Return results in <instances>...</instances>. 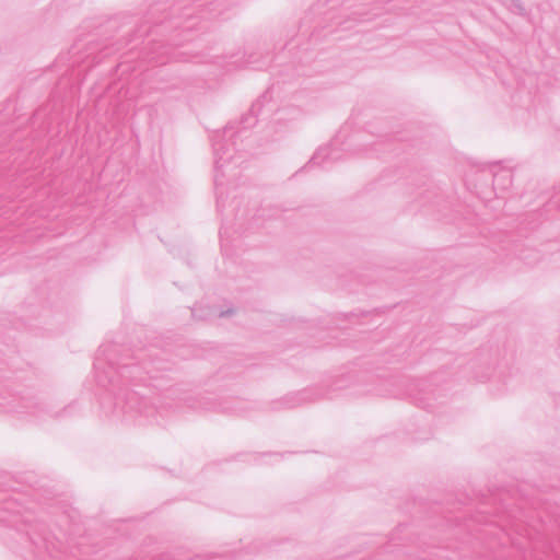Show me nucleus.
Listing matches in <instances>:
<instances>
[{
	"label": "nucleus",
	"instance_id": "obj_1",
	"mask_svg": "<svg viewBox=\"0 0 560 560\" xmlns=\"http://www.w3.org/2000/svg\"><path fill=\"white\" fill-rule=\"evenodd\" d=\"M116 346H102L94 361L96 382L101 386H118L115 393V406L126 420H133L138 416L151 417L155 408L149 399L136 390H122V386L135 381L145 382L144 375L156 377L158 370L166 369L163 361L153 359L151 351L139 350L131 355L117 357Z\"/></svg>",
	"mask_w": 560,
	"mask_h": 560
},
{
	"label": "nucleus",
	"instance_id": "obj_2",
	"mask_svg": "<svg viewBox=\"0 0 560 560\" xmlns=\"http://www.w3.org/2000/svg\"><path fill=\"white\" fill-rule=\"evenodd\" d=\"M232 125L226 126L222 131H215L212 136V148L214 154V187L217 194V206H224V179L226 173L231 172L241 163V155L235 149L234 138L238 135Z\"/></svg>",
	"mask_w": 560,
	"mask_h": 560
},
{
	"label": "nucleus",
	"instance_id": "obj_3",
	"mask_svg": "<svg viewBox=\"0 0 560 560\" xmlns=\"http://www.w3.org/2000/svg\"><path fill=\"white\" fill-rule=\"evenodd\" d=\"M7 408L12 412L28 413L34 412L33 409L37 408V402H34L31 398L12 396V399L7 404Z\"/></svg>",
	"mask_w": 560,
	"mask_h": 560
},
{
	"label": "nucleus",
	"instance_id": "obj_4",
	"mask_svg": "<svg viewBox=\"0 0 560 560\" xmlns=\"http://www.w3.org/2000/svg\"><path fill=\"white\" fill-rule=\"evenodd\" d=\"M512 184V174L510 170L501 168L493 173V188L494 190L504 191Z\"/></svg>",
	"mask_w": 560,
	"mask_h": 560
},
{
	"label": "nucleus",
	"instance_id": "obj_5",
	"mask_svg": "<svg viewBox=\"0 0 560 560\" xmlns=\"http://www.w3.org/2000/svg\"><path fill=\"white\" fill-rule=\"evenodd\" d=\"M307 400V394L305 392L296 393L294 395L283 398L281 401L276 402V409L281 408H294L302 402Z\"/></svg>",
	"mask_w": 560,
	"mask_h": 560
},
{
	"label": "nucleus",
	"instance_id": "obj_6",
	"mask_svg": "<svg viewBox=\"0 0 560 560\" xmlns=\"http://www.w3.org/2000/svg\"><path fill=\"white\" fill-rule=\"evenodd\" d=\"M336 160L337 156L334 154V150L330 145L319 148L312 156L310 164L322 165L326 160Z\"/></svg>",
	"mask_w": 560,
	"mask_h": 560
},
{
	"label": "nucleus",
	"instance_id": "obj_7",
	"mask_svg": "<svg viewBox=\"0 0 560 560\" xmlns=\"http://www.w3.org/2000/svg\"><path fill=\"white\" fill-rule=\"evenodd\" d=\"M261 108V102L257 101L252 105L249 114L243 117L241 124L243 125V129H246L255 124V119L258 116Z\"/></svg>",
	"mask_w": 560,
	"mask_h": 560
},
{
	"label": "nucleus",
	"instance_id": "obj_8",
	"mask_svg": "<svg viewBox=\"0 0 560 560\" xmlns=\"http://www.w3.org/2000/svg\"><path fill=\"white\" fill-rule=\"evenodd\" d=\"M325 20L331 22L332 24H335L338 27H342L343 30L351 27V25H348L349 21L343 19V14H340V13L337 14L335 11L326 12Z\"/></svg>",
	"mask_w": 560,
	"mask_h": 560
},
{
	"label": "nucleus",
	"instance_id": "obj_9",
	"mask_svg": "<svg viewBox=\"0 0 560 560\" xmlns=\"http://www.w3.org/2000/svg\"><path fill=\"white\" fill-rule=\"evenodd\" d=\"M406 529H407V526H406V525H399V526L395 529V532L392 534L389 541H390V542H393V544L395 545V544H397L398 541L402 540V538L400 537V534H402Z\"/></svg>",
	"mask_w": 560,
	"mask_h": 560
},
{
	"label": "nucleus",
	"instance_id": "obj_10",
	"mask_svg": "<svg viewBox=\"0 0 560 560\" xmlns=\"http://www.w3.org/2000/svg\"><path fill=\"white\" fill-rule=\"evenodd\" d=\"M510 9L514 13H518L521 15L525 14V8L522 5L520 0H512Z\"/></svg>",
	"mask_w": 560,
	"mask_h": 560
},
{
	"label": "nucleus",
	"instance_id": "obj_11",
	"mask_svg": "<svg viewBox=\"0 0 560 560\" xmlns=\"http://www.w3.org/2000/svg\"><path fill=\"white\" fill-rule=\"evenodd\" d=\"M233 62L240 63L242 66L247 65L255 67L257 65V58L255 54H249L246 60H234Z\"/></svg>",
	"mask_w": 560,
	"mask_h": 560
},
{
	"label": "nucleus",
	"instance_id": "obj_12",
	"mask_svg": "<svg viewBox=\"0 0 560 560\" xmlns=\"http://www.w3.org/2000/svg\"><path fill=\"white\" fill-rule=\"evenodd\" d=\"M351 15H353V20H359V21H368V19H364L363 18V13L362 12H359V11H354L351 13Z\"/></svg>",
	"mask_w": 560,
	"mask_h": 560
},
{
	"label": "nucleus",
	"instance_id": "obj_13",
	"mask_svg": "<svg viewBox=\"0 0 560 560\" xmlns=\"http://www.w3.org/2000/svg\"><path fill=\"white\" fill-rule=\"evenodd\" d=\"M231 313H232V311H230V310L225 311V312H221L220 316L223 317V316H226L228 314H231Z\"/></svg>",
	"mask_w": 560,
	"mask_h": 560
}]
</instances>
